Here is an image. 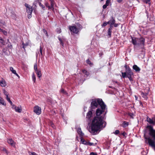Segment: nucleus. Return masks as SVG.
Masks as SVG:
<instances>
[{
    "label": "nucleus",
    "mask_w": 155,
    "mask_h": 155,
    "mask_svg": "<svg viewBox=\"0 0 155 155\" xmlns=\"http://www.w3.org/2000/svg\"><path fill=\"white\" fill-rule=\"evenodd\" d=\"M104 117L100 115L94 117L91 123V128L89 130L90 133L93 135L97 134V131L103 127L104 124L105 127L106 123L103 120Z\"/></svg>",
    "instance_id": "nucleus-1"
},
{
    "label": "nucleus",
    "mask_w": 155,
    "mask_h": 155,
    "mask_svg": "<svg viewBox=\"0 0 155 155\" xmlns=\"http://www.w3.org/2000/svg\"><path fill=\"white\" fill-rule=\"evenodd\" d=\"M98 104L100 105L101 108H98L96 111V116L100 115L103 112H104V116L107 112L106 106L101 99H96L92 100L91 104V107L92 108L97 107Z\"/></svg>",
    "instance_id": "nucleus-2"
},
{
    "label": "nucleus",
    "mask_w": 155,
    "mask_h": 155,
    "mask_svg": "<svg viewBox=\"0 0 155 155\" xmlns=\"http://www.w3.org/2000/svg\"><path fill=\"white\" fill-rule=\"evenodd\" d=\"M132 41L133 44L135 45V47H140V48L143 47L145 39L143 38H138L131 37Z\"/></svg>",
    "instance_id": "nucleus-3"
},
{
    "label": "nucleus",
    "mask_w": 155,
    "mask_h": 155,
    "mask_svg": "<svg viewBox=\"0 0 155 155\" xmlns=\"http://www.w3.org/2000/svg\"><path fill=\"white\" fill-rule=\"evenodd\" d=\"M147 129L149 131L150 135L155 140V130L153 129V127L151 126H148L147 127Z\"/></svg>",
    "instance_id": "nucleus-4"
},
{
    "label": "nucleus",
    "mask_w": 155,
    "mask_h": 155,
    "mask_svg": "<svg viewBox=\"0 0 155 155\" xmlns=\"http://www.w3.org/2000/svg\"><path fill=\"white\" fill-rule=\"evenodd\" d=\"M69 29L71 32L77 34L79 31V29L75 26H69Z\"/></svg>",
    "instance_id": "nucleus-5"
},
{
    "label": "nucleus",
    "mask_w": 155,
    "mask_h": 155,
    "mask_svg": "<svg viewBox=\"0 0 155 155\" xmlns=\"http://www.w3.org/2000/svg\"><path fill=\"white\" fill-rule=\"evenodd\" d=\"M34 111L37 114L39 115L41 113V109L39 106H36L34 107Z\"/></svg>",
    "instance_id": "nucleus-6"
},
{
    "label": "nucleus",
    "mask_w": 155,
    "mask_h": 155,
    "mask_svg": "<svg viewBox=\"0 0 155 155\" xmlns=\"http://www.w3.org/2000/svg\"><path fill=\"white\" fill-rule=\"evenodd\" d=\"M25 6L26 8V11L28 14H32L33 9L32 7L27 4H25Z\"/></svg>",
    "instance_id": "nucleus-7"
},
{
    "label": "nucleus",
    "mask_w": 155,
    "mask_h": 155,
    "mask_svg": "<svg viewBox=\"0 0 155 155\" xmlns=\"http://www.w3.org/2000/svg\"><path fill=\"white\" fill-rule=\"evenodd\" d=\"M148 140L149 145L151 147L153 148L155 150V143L154 141L150 138H148Z\"/></svg>",
    "instance_id": "nucleus-8"
},
{
    "label": "nucleus",
    "mask_w": 155,
    "mask_h": 155,
    "mask_svg": "<svg viewBox=\"0 0 155 155\" xmlns=\"http://www.w3.org/2000/svg\"><path fill=\"white\" fill-rule=\"evenodd\" d=\"M12 108L14 109L15 111L18 113H21V107H17L12 104Z\"/></svg>",
    "instance_id": "nucleus-9"
},
{
    "label": "nucleus",
    "mask_w": 155,
    "mask_h": 155,
    "mask_svg": "<svg viewBox=\"0 0 155 155\" xmlns=\"http://www.w3.org/2000/svg\"><path fill=\"white\" fill-rule=\"evenodd\" d=\"M126 73L127 74V76H132L133 74V73L131 71V70L130 68H127L126 70Z\"/></svg>",
    "instance_id": "nucleus-10"
},
{
    "label": "nucleus",
    "mask_w": 155,
    "mask_h": 155,
    "mask_svg": "<svg viewBox=\"0 0 155 155\" xmlns=\"http://www.w3.org/2000/svg\"><path fill=\"white\" fill-rule=\"evenodd\" d=\"M8 143L12 146H14L15 145V143L12 139H9L8 141Z\"/></svg>",
    "instance_id": "nucleus-11"
},
{
    "label": "nucleus",
    "mask_w": 155,
    "mask_h": 155,
    "mask_svg": "<svg viewBox=\"0 0 155 155\" xmlns=\"http://www.w3.org/2000/svg\"><path fill=\"white\" fill-rule=\"evenodd\" d=\"M92 116V112L91 111H90L87 114L86 118L88 119H90Z\"/></svg>",
    "instance_id": "nucleus-12"
},
{
    "label": "nucleus",
    "mask_w": 155,
    "mask_h": 155,
    "mask_svg": "<svg viewBox=\"0 0 155 155\" xmlns=\"http://www.w3.org/2000/svg\"><path fill=\"white\" fill-rule=\"evenodd\" d=\"M51 6H48V9H51L52 10H53L54 9V2L53 0L52 1H50Z\"/></svg>",
    "instance_id": "nucleus-13"
},
{
    "label": "nucleus",
    "mask_w": 155,
    "mask_h": 155,
    "mask_svg": "<svg viewBox=\"0 0 155 155\" xmlns=\"http://www.w3.org/2000/svg\"><path fill=\"white\" fill-rule=\"evenodd\" d=\"M147 121L150 124H154V123H155V117L154 119V121H153V120L151 119V118L149 117H147Z\"/></svg>",
    "instance_id": "nucleus-14"
},
{
    "label": "nucleus",
    "mask_w": 155,
    "mask_h": 155,
    "mask_svg": "<svg viewBox=\"0 0 155 155\" xmlns=\"http://www.w3.org/2000/svg\"><path fill=\"white\" fill-rule=\"evenodd\" d=\"M10 70L12 72V73L15 74L16 76L19 78V76L18 75V74L16 73V71L15 70H14L13 69V68L11 67L10 68Z\"/></svg>",
    "instance_id": "nucleus-15"
},
{
    "label": "nucleus",
    "mask_w": 155,
    "mask_h": 155,
    "mask_svg": "<svg viewBox=\"0 0 155 155\" xmlns=\"http://www.w3.org/2000/svg\"><path fill=\"white\" fill-rule=\"evenodd\" d=\"M133 68L136 72H139L140 71V68L136 65H134Z\"/></svg>",
    "instance_id": "nucleus-16"
},
{
    "label": "nucleus",
    "mask_w": 155,
    "mask_h": 155,
    "mask_svg": "<svg viewBox=\"0 0 155 155\" xmlns=\"http://www.w3.org/2000/svg\"><path fill=\"white\" fill-rule=\"evenodd\" d=\"M0 85L2 87H4L6 85L5 81L4 80H2L0 81Z\"/></svg>",
    "instance_id": "nucleus-17"
},
{
    "label": "nucleus",
    "mask_w": 155,
    "mask_h": 155,
    "mask_svg": "<svg viewBox=\"0 0 155 155\" xmlns=\"http://www.w3.org/2000/svg\"><path fill=\"white\" fill-rule=\"evenodd\" d=\"M115 22V20L113 17H112L111 19L109 21L107 22V23H110V24L113 25L114 24Z\"/></svg>",
    "instance_id": "nucleus-18"
},
{
    "label": "nucleus",
    "mask_w": 155,
    "mask_h": 155,
    "mask_svg": "<svg viewBox=\"0 0 155 155\" xmlns=\"http://www.w3.org/2000/svg\"><path fill=\"white\" fill-rule=\"evenodd\" d=\"M129 125V123L125 121L123 122L122 126L124 127H127Z\"/></svg>",
    "instance_id": "nucleus-19"
},
{
    "label": "nucleus",
    "mask_w": 155,
    "mask_h": 155,
    "mask_svg": "<svg viewBox=\"0 0 155 155\" xmlns=\"http://www.w3.org/2000/svg\"><path fill=\"white\" fill-rule=\"evenodd\" d=\"M0 104L4 106L6 105V104L5 103L4 100L1 97H0Z\"/></svg>",
    "instance_id": "nucleus-20"
},
{
    "label": "nucleus",
    "mask_w": 155,
    "mask_h": 155,
    "mask_svg": "<svg viewBox=\"0 0 155 155\" xmlns=\"http://www.w3.org/2000/svg\"><path fill=\"white\" fill-rule=\"evenodd\" d=\"M77 132L81 136H83L84 134L82 132L81 128H79L78 129Z\"/></svg>",
    "instance_id": "nucleus-21"
},
{
    "label": "nucleus",
    "mask_w": 155,
    "mask_h": 155,
    "mask_svg": "<svg viewBox=\"0 0 155 155\" xmlns=\"http://www.w3.org/2000/svg\"><path fill=\"white\" fill-rule=\"evenodd\" d=\"M81 142L82 143L87 145V142L84 139H83L82 137L81 138Z\"/></svg>",
    "instance_id": "nucleus-22"
},
{
    "label": "nucleus",
    "mask_w": 155,
    "mask_h": 155,
    "mask_svg": "<svg viewBox=\"0 0 155 155\" xmlns=\"http://www.w3.org/2000/svg\"><path fill=\"white\" fill-rule=\"evenodd\" d=\"M36 72L39 78H40L41 76V71H36Z\"/></svg>",
    "instance_id": "nucleus-23"
},
{
    "label": "nucleus",
    "mask_w": 155,
    "mask_h": 155,
    "mask_svg": "<svg viewBox=\"0 0 155 155\" xmlns=\"http://www.w3.org/2000/svg\"><path fill=\"white\" fill-rule=\"evenodd\" d=\"M0 42L3 45H5L6 44V42L1 37H0Z\"/></svg>",
    "instance_id": "nucleus-24"
},
{
    "label": "nucleus",
    "mask_w": 155,
    "mask_h": 155,
    "mask_svg": "<svg viewBox=\"0 0 155 155\" xmlns=\"http://www.w3.org/2000/svg\"><path fill=\"white\" fill-rule=\"evenodd\" d=\"M6 96V99L8 101L11 105H12V101L10 100V98L8 97V95Z\"/></svg>",
    "instance_id": "nucleus-25"
},
{
    "label": "nucleus",
    "mask_w": 155,
    "mask_h": 155,
    "mask_svg": "<svg viewBox=\"0 0 155 155\" xmlns=\"http://www.w3.org/2000/svg\"><path fill=\"white\" fill-rule=\"evenodd\" d=\"M32 79L34 82L35 83L36 81V78L34 73H33L32 75Z\"/></svg>",
    "instance_id": "nucleus-26"
},
{
    "label": "nucleus",
    "mask_w": 155,
    "mask_h": 155,
    "mask_svg": "<svg viewBox=\"0 0 155 155\" xmlns=\"http://www.w3.org/2000/svg\"><path fill=\"white\" fill-rule=\"evenodd\" d=\"M1 150L5 152V153H6L7 154H8V151L6 150V149L4 147H2V148Z\"/></svg>",
    "instance_id": "nucleus-27"
},
{
    "label": "nucleus",
    "mask_w": 155,
    "mask_h": 155,
    "mask_svg": "<svg viewBox=\"0 0 155 155\" xmlns=\"http://www.w3.org/2000/svg\"><path fill=\"white\" fill-rule=\"evenodd\" d=\"M0 31H2L3 32V34L4 35H7V32L6 31H5V30H3L2 29H1L0 28Z\"/></svg>",
    "instance_id": "nucleus-28"
},
{
    "label": "nucleus",
    "mask_w": 155,
    "mask_h": 155,
    "mask_svg": "<svg viewBox=\"0 0 155 155\" xmlns=\"http://www.w3.org/2000/svg\"><path fill=\"white\" fill-rule=\"evenodd\" d=\"M22 47L25 49V48L28 45V43H26L25 44H24V43H22Z\"/></svg>",
    "instance_id": "nucleus-29"
},
{
    "label": "nucleus",
    "mask_w": 155,
    "mask_h": 155,
    "mask_svg": "<svg viewBox=\"0 0 155 155\" xmlns=\"http://www.w3.org/2000/svg\"><path fill=\"white\" fill-rule=\"evenodd\" d=\"M58 39L59 40V41H60V44H61L62 46H63V45H64V44H63V40L62 39V38H59V37H58Z\"/></svg>",
    "instance_id": "nucleus-30"
},
{
    "label": "nucleus",
    "mask_w": 155,
    "mask_h": 155,
    "mask_svg": "<svg viewBox=\"0 0 155 155\" xmlns=\"http://www.w3.org/2000/svg\"><path fill=\"white\" fill-rule=\"evenodd\" d=\"M34 69L35 70V72L37 71H38V70L37 66V64L36 63V64H34Z\"/></svg>",
    "instance_id": "nucleus-31"
},
{
    "label": "nucleus",
    "mask_w": 155,
    "mask_h": 155,
    "mask_svg": "<svg viewBox=\"0 0 155 155\" xmlns=\"http://www.w3.org/2000/svg\"><path fill=\"white\" fill-rule=\"evenodd\" d=\"M5 24V22L2 21V20L0 21V26H2L3 25H4Z\"/></svg>",
    "instance_id": "nucleus-32"
},
{
    "label": "nucleus",
    "mask_w": 155,
    "mask_h": 155,
    "mask_svg": "<svg viewBox=\"0 0 155 155\" xmlns=\"http://www.w3.org/2000/svg\"><path fill=\"white\" fill-rule=\"evenodd\" d=\"M112 32V28H109L108 30V35L109 36H110L111 35V33Z\"/></svg>",
    "instance_id": "nucleus-33"
},
{
    "label": "nucleus",
    "mask_w": 155,
    "mask_h": 155,
    "mask_svg": "<svg viewBox=\"0 0 155 155\" xmlns=\"http://www.w3.org/2000/svg\"><path fill=\"white\" fill-rule=\"evenodd\" d=\"M122 74L123 78H125V77H127V74H126V72L124 73L122 72Z\"/></svg>",
    "instance_id": "nucleus-34"
},
{
    "label": "nucleus",
    "mask_w": 155,
    "mask_h": 155,
    "mask_svg": "<svg viewBox=\"0 0 155 155\" xmlns=\"http://www.w3.org/2000/svg\"><path fill=\"white\" fill-rule=\"evenodd\" d=\"M82 71L84 74L87 75H88L89 74V73L86 70H84Z\"/></svg>",
    "instance_id": "nucleus-35"
},
{
    "label": "nucleus",
    "mask_w": 155,
    "mask_h": 155,
    "mask_svg": "<svg viewBox=\"0 0 155 155\" xmlns=\"http://www.w3.org/2000/svg\"><path fill=\"white\" fill-rule=\"evenodd\" d=\"M12 18L15 19H16V15L15 13H13L11 15Z\"/></svg>",
    "instance_id": "nucleus-36"
},
{
    "label": "nucleus",
    "mask_w": 155,
    "mask_h": 155,
    "mask_svg": "<svg viewBox=\"0 0 155 155\" xmlns=\"http://www.w3.org/2000/svg\"><path fill=\"white\" fill-rule=\"evenodd\" d=\"M28 153L29 155H38L35 153L34 152H29Z\"/></svg>",
    "instance_id": "nucleus-37"
},
{
    "label": "nucleus",
    "mask_w": 155,
    "mask_h": 155,
    "mask_svg": "<svg viewBox=\"0 0 155 155\" xmlns=\"http://www.w3.org/2000/svg\"><path fill=\"white\" fill-rule=\"evenodd\" d=\"M128 115L130 117L132 118H133V116H134V114L133 113H129L128 114Z\"/></svg>",
    "instance_id": "nucleus-38"
},
{
    "label": "nucleus",
    "mask_w": 155,
    "mask_h": 155,
    "mask_svg": "<svg viewBox=\"0 0 155 155\" xmlns=\"http://www.w3.org/2000/svg\"><path fill=\"white\" fill-rule=\"evenodd\" d=\"M3 92L4 94L6 96L7 95H8V92L4 89L3 90Z\"/></svg>",
    "instance_id": "nucleus-39"
},
{
    "label": "nucleus",
    "mask_w": 155,
    "mask_h": 155,
    "mask_svg": "<svg viewBox=\"0 0 155 155\" xmlns=\"http://www.w3.org/2000/svg\"><path fill=\"white\" fill-rule=\"evenodd\" d=\"M87 145H89L90 146H92V145H94V144L93 143H91L90 142H87Z\"/></svg>",
    "instance_id": "nucleus-40"
},
{
    "label": "nucleus",
    "mask_w": 155,
    "mask_h": 155,
    "mask_svg": "<svg viewBox=\"0 0 155 155\" xmlns=\"http://www.w3.org/2000/svg\"><path fill=\"white\" fill-rule=\"evenodd\" d=\"M110 2V0H107L106 1L105 5H106L108 6L109 5Z\"/></svg>",
    "instance_id": "nucleus-41"
},
{
    "label": "nucleus",
    "mask_w": 155,
    "mask_h": 155,
    "mask_svg": "<svg viewBox=\"0 0 155 155\" xmlns=\"http://www.w3.org/2000/svg\"><path fill=\"white\" fill-rule=\"evenodd\" d=\"M107 24H108V23H107V22H104L102 25V27H105V26Z\"/></svg>",
    "instance_id": "nucleus-42"
},
{
    "label": "nucleus",
    "mask_w": 155,
    "mask_h": 155,
    "mask_svg": "<svg viewBox=\"0 0 155 155\" xmlns=\"http://www.w3.org/2000/svg\"><path fill=\"white\" fill-rule=\"evenodd\" d=\"M42 48L41 47H40V54L41 55H42Z\"/></svg>",
    "instance_id": "nucleus-43"
},
{
    "label": "nucleus",
    "mask_w": 155,
    "mask_h": 155,
    "mask_svg": "<svg viewBox=\"0 0 155 155\" xmlns=\"http://www.w3.org/2000/svg\"><path fill=\"white\" fill-rule=\"evenodd\" d=\"M119 133V130H116L115 132H114V133L115 134H118Z\"/></svg>",
    "instance_id": "nucleus-44"
},
{
    "label": "nucleus",
    "mask_w": 155,
    "mask_h": 155,
    "mask_svg": "<svg viewBox=\"0 0 155 155\" xmlns=\"http://www.w3.org/2000/svg\"><path fill=\"white\" fill-rule=\"evenodd\" d=\"M132 76H127V77L129 79L130 81H132V78H131Z\"/></svg>",
    "instance_id": "nucleus-45"
},
{
    "label": "nucleus",
    "mask_w": 155,
    "mask_h": 155,
    "mask_svg": "<svg viewBox=\"0 0 155 155\" xmlns=\"http://www.w3.org/2000/svg\"><path fill=\"white\" fill-rule=\"evenodd\" d=\"M86 62L88 64L90 65H91V61L89 60H87Z\"/></svg>",
    "instance_id": "nucleus-46"
},
{
    "label": "nucleus",
    "mask_w": 155,
    "mask_h": 155,
    "mask_svg": "<svg viewBox=\"0 0 155 155\" xmlns=\"http://www.w3.org/2000/svg\"><path fill=\"white\" fill-rule=\"evenodd\" d=\"M122 134L124 137H126L127 135V134L124 132H123L122 133Z\"/></svg>",
    "instance_id": "nucleus-47"
},
{
    "label": "nucleus",
    "mask_w": 155,
    "mask_h": 155,
    "mask_svg": "<svg viewBox=\"0 0 155 155\" xmlns=\"http://www.w3.org/2000/svg\"><path fill=\"white\" fill-rule=\"evenodd\" d=\"M61 93H62L64 94H65L66 93V92L63 89H62L61 90Z\"/></svg>",
    "instance_id": "nucleus-48"
},
{
    "label": "nucleus",
    "mask_w": 155,
    "mask_h": 155,
    "mask_svg": "<svg viewBox=\"0 0 155 155\" xmlns=\"http://www.w3.org/2000/svg\"><path fill=\"white\" fill-rule=\"evenodd\" d=\"M142 94H143V97H145L144 96H146L147 95V94H148V93H145V94H144L142 92Z\"/></svg>",
    "instance_id": "nucleus-49"
},
{
    "label": "nucleus",
    "mask_w": 155,
    "mask_h": 155,
    "mask_svg": "<svg viewBox=\"0 0 155 155\" xmlns=\"http://www.w3.org/2000/svg\"><path fill=\"white\" fill-rule=\"evenodd\" d=\"M145 2L146 3H150L149 0H145Z\"/></svg>",
    "instance_id": "nucleus-50"
},
{
    "label": "nucleus",
    "mask_w": 155,
    "mask_h": 155,
    "mask_svg": "<svg viewBox=\"0 0 155 155\" xmlns=\"http://www.w3.org/2000/svg\"><path fill=\"white\" fill-rule=\"evenodd\" d=\"M28 14V18H30L31 17V14Z\"/></svg>",
    "instance_id": "nucleus-51"
},
{
    "label": "nucleus",
    "mask_w": 155,
    "mask_h": 155,
    "mask_svg": "<svg viewBox=\"0 0 155 155\" xmlns=\"http://www.w3.org/2000/svg\"><path fill=\"white\" fill-rule=\"evenodd\" d=\"M107 5H106L105 4L103 5V8L104 9H105L107 8Z\"/></svg>",
    "instance_id": "nucleus-52"
},
{
    "label": "nucleus",
    "mask_w": 155,
    "mask_h": 155,
    "mask_svg": "<svg viewBox=\"0 0 155 155\" xmlns=\"http://www.w3.org/2000/svg\"><path fill=\"white\" fill-rule=\"evenodd\" d=\"M90 155H97V154L96 153L92 152L91 153Z\"/></svg>",
    "instance_id": "nucleus-53"
},
{
    "label": "nucleus",
    "mask_w": 155,
    "mask_h": 155,
    "mask_svg": "<svg viewBox=\"0 0 155 155\" xmlns=\"http://www.w3.org/2000/svg\"><path fill=\"white\" fill-rule=\"evenodd\" d=\"M8 47L10 48H12V46L11 45H8Z\"/></svg>",
    "instance_id": "nucleus-54"
},
{
    "label": "nucleus",
    "mask_w": 155,
    "mask_h": 155,
    "mask_svg": "<svg viewBox=\"0 0 155 155\" xmlns=\"http://www.w3.org/2000/svg\"><path fill=\"white\" fill-rule=\"evenodd\" d=\"M114 26L115 27H116L117 26V25H118L117 24H114Z\"/></svg>",
    "instance_id": "nucleus-55"
},
{
    "label": "nucleus",
    "mask_w": 155,
    "mask_h": 155,
    "mask_svg": "<svg viewBox=\"0 0 155 155\" xmlns=\"http://www.w3.org/2000/svg\"><path fill=\"white\" fill-rule=\"evenodd\" d=\"M117 1L119 3H120L122 1V0H117Z\"/></svg>",
    "instance_id": "nucleus-56"
},
{
    "label": "nucleus",
    "mask_w": 155,
    "mask_h": 155,
    "mask_svg": "<svg viewBox=\"0 0 155 155\" xmlns=\"http://www.w3.org/2000/svg\"><path fill=\"white\" fill-rule=\"evenodd\" d=\"M51 125L52 127L54 128V125L53 124L51 123Z\"/></svg>",
    "instance_id": "nucleus-57"
},
{
    "label": "nucleus",
    "mask_w": 155,
    "mask_h": 155,
    "mask_svg": "<svg viewBox=\"0 0 155 155\" xmlns=\"http://www.w3.org/2000/svg\"><path fill=\"white\" fill-rule=\"evenodd\" d=\"M46 6L48 8V6H49L48 5V3H46L45 4Z\"/></svg>",
    "instance_id": "nucleus-58"
},
{
    "label": "nucleus",
    "mask_w": 155,
    "mask_h": 155,
    "mask_svg": "<svg viewBox=\"0 0 155 155\" xmlns=\"http://www.w3.org/2000/svg\"><path fill=\"white\" fill-rule=\"evenodd\" d=\"M125 68H126V70L127 69V68H129V67H127V66L126 65H125Z\"/></svg>",
    "instance_id": "nucleus-59"
},
{
    "label": "nucleus",
    "mask_w": 155,
    "mask_h": 155,
    "mask_svg": "<svg viewBox=\"0 0 155 155\" xmlns=\"http://www.w3.org/2000/svg\"><path fill=\"white\" fill-rule=\"evenodd\" d=\"M112 25H111V24H110V28H112L113 27Z\"/></svg>",
    "instance_id": "nucleus-60"
},
{
    "label": "nucleus",
    "mask_w": 155,
    "mask_h": 155,
    "mask_svg": "<svg viewBox=\"0 0 155 155\" xmlns=\"http://www.w3.org/2000/svg\"><path fill=\"white\" fill-rule=\"evenodd\" d=\"M44 32H46V34H47V32H46V31L45 30H44Z\"/></svg>",
    "instance_id": "nucleus-61"
},
{
    "label": "nucleus",
    "mask_w": 155,
    "mask_h": 155,
    "mask_svg": "<svg viewBox=\"0 0 155 155\" xmlns=\"http://www.w3.org/2000/svg\"><path fill=\"white\" fill-rule=\"evenodd\" d=\"M45 7L43 6H42V9H43V10H45Z\"/></svg>",
    "instance_id": "nucleus-62"
},
{
    "label": "nucleus",
    "mask_w": 155,
    "mask_h": 155,
    "mask_svg": "<svg viewBox=\"0 0 155 155\" xmlns=\"http://www.w3.org/2000/svg\"><path fill=\"white\" fill-rule=\"evenodd\" d=\"M61 32V31H59V32L58 33H60Z\"/></svg>",
    "instance_id": "nucleus-63"
},
{
    "label": "nucleus",
    "mask_w": 155,
    "mask_h": 155,
    "mask_svg": "<svg viewBox=\"0 0 155 155\" xmlns=\"http://www.w3.org/2000/svg\"><path fill=\"white\" fill-rule=\"evenodd\" d=\"M7 41H9V40H8V39H7Z\"/></svg>",
    "instance_id": "nucleus-64"
}]
</instances>
